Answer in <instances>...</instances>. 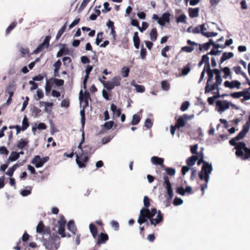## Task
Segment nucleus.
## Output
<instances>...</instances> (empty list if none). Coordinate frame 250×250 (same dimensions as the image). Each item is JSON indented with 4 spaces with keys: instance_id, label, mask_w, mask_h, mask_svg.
I'll return each mask as SVG.
<instances>
[{
    "instance_id": "f257e3e1",
    "label": "nucleus",
    "mask_w": 250,
    "mask_h": 250,
    "mask_svg": "<svg viewBox=\"0 0 250 250\" xmlns=\"http://www.w3.org/2000/svg\"><path fill=\"white\" fill-rule=\"evenodd\" d=\"M163 217L161 211H157L155 208H152L151 210L148 208H142L140 210L137 222L141 225L144 223L147 222V219H149L150 224L155 226L163 221Z\"/></svg>"
},
{
    "instance_id": "f03ea898",
    "label": "nucleus",
    "mask_w": 250,
    "mask_h": 250,
    "mask_svg": "<svg viewBox=\"0 0 250 250\" xmlns=\"http://www.w3.org/2000/svg\"><path fill=\"white\" fill-rule=\"evenodd\" d=\"M238 137V134L229 141L231 146H235L236 149L235 155L243 160L250 159V147H247L246 144L243 142L237 143V141L243 139L237 138Z\"/></svg>"
},
{
    "instance_id": "7ed1b4c3",
    "label": "nucleus",
    "mask_w": 250,
    "mask_h": 250,
    "mask_svg": "<svg viewBox=\"0 0 250 250\" xmlns=\"http://www.w3.org/2000/svg\"><path fill=\"white\" fill-rule=\"evenodd\" d=\"M50 237L43 240V245L47 250H57L60 247V238L57 235H50Z\"/></svg>"
},
{
    "instance_id": "20e7f679",
    "label": "nucleus",
    "mask_w": 250,
    "mask_h": 250,
    "mask_svg": "<svg viewBox=\"0 0 250 250\" xmlns=\"http://www.w3.org/2000/svg\"><path fill=\"white\" fill-rule=\"evenodd\" d=\"M151 163L156 166H159L162 170H164L165 172H175L174 168L172 167H167L164 165V159L158 156H153L151 158Z\"/></svg>"
},
{
    "instance_id": "39448f33",
    "label": "nucleus",
    "mask_w": 250,
    "mask_h": 250,
    "mask_svg": "<svg viewBox=\"0 0 250 250\" xmlns=\"http://www.w3.org/2000/svg\"><path fill=\"white\" fill-rule=\"evenodd\" d=\"M58 233L62 237L64 238L65 237H70V234L66 235L65 232V227L66 223L65 219L63 216L61 217L58 221Z\"/></svg>"
},
{
    "instance_id": "423d86ee",
    "label": "nucleus",
    "mask_w": 250,
    "mask_h": 250,
    "mask_svg": "<svg viewBox=\"0 0 250 250\" xmlns=\"http://www.w3.org/2000/svg\"><path fill=\"white\" fill-rule=\"evenodd\" d=\"M36 232L41 235H51V229L48 226H45L43 222L41 221L36 227Z\"/></svg>"
},
{
    "instance_id": "0eeeda50",
    "label": "nucleus",
    "mask_w": 250,
    "mask_h": 250,
    "mask_svg": "<svg viewBox=\"0 0 250 250\" xmlns=\"http://www.w3.org/2000/svg\"><path fill=\"white\" fill-rule=\"evenodd\" d=\"M210 173H199V177L201 180H204L205 183L201 184V189L202 191V195H204L205 190L207 188L208 183L209 180Z\"/></svg>"
},
{
    "instance_id": "6e6552de",
    "label": "nucleus",
    "mask_w": 250,
    "mask_h": 250,
    "mask_svg": "<svg viewBox=\"0 0 250 250\" xmlns=\"http://www.w3.org/2000/svg\"><path fill=\"white\" fill-rule=\"evenodd\" d=\"M76 154V162L80 167H85V163L87 162L88 160L87 156L86 154H83L79 153L80 155Z\"/></svg>"
},
{
    "instance_id": "1a4fd4ad",
    "label": "nucleus",
    "mask_w": 250,
    "mask_h": 250,
    "mask_svg": "<svg viewBox=\"0 0 250 250\" xmlns=\"http://www.w3.org/2000/svg\"><path fill=\"white\" fill-rule=\"evenodd\" d=\"M48 157H43L41 158L39 156H36L32 160V164L36 167H42L43 164L47 161Z\"/></svg>"
},
{
    "instance_id": "9d476101",
    "label": "nucleus",
    "mask_w": 250,
    "mask_h": 250,
    "mask_svg": "<svg viewBox=\"0 0 250 250\" xmlns=\"http://www.w3.org/2000/svg\"><path fill=\"white\" fill-rule=\"evenodd\" d=\"M250 127V115L248 117V120L245 125H243L242 130L238 134L239 138H243L246 134L249 132Z\"/></svg>"
},
{
    "instance_id": "9b49d317",
    "label": "nucleus",
    "mask_w": 250,
    "mask_h": 250,
    "mask_svg": "<svg viewBox=\"0 0 250 250\" xmlns=\"http://www.w3.org/2000/svg\"><path fill=\"white\" fill-rule=\"evenodd\" d=\"M187 43L189 45V46H184L181 48V50L187 53L191 52L194 50L195 48V46L197 47L198 46V43L191 41L190 40H188L187 42Z\"/></svg>"
},
{
    "instance_id": "f8f14e48",
    "label": "nucleus",
    "mask_w": 250,
    "mask_h": 250,
    "mask_svg": "<svg viewBox=\"0 0 250 250\" xmlns=\"http://www.w3.org/2000/svg\"><path fill=\"white\" fill-rule=\"evenodd\" d=\"M50 39V36H46L43 42L37 47L35 51V53H38L40 52H41L44 47L48 48L49 46V41Z\"/></svg>"
},
{
    "instance_id": "ddd939ff",
    "label": "nucleus",
    "mask_w": 250,
    "mask_h": 250,
    "mask_svg": "<svg viewBox=\"0 0 250 250\" xmlns=\"http://www.w3.org/2000/svg\"><path fill=\"white\" fill-rule=\"evenodd\" d=\"M170 14L169 12H166L162 15V17L159 19L158 21V23L160 25L164 26L166 23L170 21Z\"/></svg>"
},
{
    "instance_id": "4468645a",
    "label": "nucleus",
    "mask_w": 250,
    "mask_h": 250,
    "mask_svg": "<svg viewBox=\"0 0 250 250\" xmlns=\"http://www.w3.org/2000/svg\"><path fill=\"white\" fill-rule=\"evenodd\" d=\"M216 105L219 108L218 111L220 112H223L229 108V104L226 101H218L216 102Z\"/></svg>"
},
{
    "instance_id": "2eb2a0df",
    "label": "nucleus",
    "mask_w": 250,
    "mask_h": 250,
    "mask_svg": "<svg viewBox=\"0 0 250 250\" xmlns=\"http://www.w3.org/2000/svg\"><path fill=\"white\" fill-rule=\"evenodd\" d=\"M108 240V236L106 233H101L98 236L97 244H104Z\"/></svg>"
},
{
    "instance_id": "dca6fc26",
    "label": "nucleus",
    "mask_w": 250,
    "mask_h": 250,
    "mask_svg": "<svg viewBox=\"0 0 250 250\" xmlns=\"http://www.w3.org/2000/svg\"><path fill=\"white\" fill-rule=\"evenodd\" d=\"M40 106H42L43 104L45 105L44 111L47 113H50L52 111V108L53 106V103L42 102H40Z\"/></svg>"
},
{
    "instance_id": "f3484780",
    "label": "nucleus",
    "mask_w": 250,
    "mask_h": 250,
    "mask_svg": "<svg viewBox=\"0 0 250 250\" xmlns=\"http://www.w3.org/2000/svg\"><path fill=\"white\" fill-rule=\"evenodd\" d=\"M219 85L216 83H214L212 85H210V83H206V85L205 88V93H209L215 89H217L218 91Z\"/></svg>"
},
{
    "instance_id": "a211bd4d",
    "label": "nucleus",
    "mask_w": 250,
    "mask_h": 250,
    "mask_svg": "<svg viewBox=\"0 0 250 250\" xmlns=\"http://www.w3.org/2000/svg\"><path fill=\"white\" fill-rule=\"evenodd\" d=\"M67 229L73 234L76 235L77 233V228L73 221L70 220L67 223Z\"/></svg>"
},
{
    "instance_id": "6ab92c4d",
    "label": "nucleus",
    "mask_w": 250,
    "mask_h": 250,
    "mask_svg": "<svg viewBox=\"0 0 250 250\" xmlns=\"http://www.w3.org/2000/svg\"><path fill=\"white\" fill-rule=\"evenodd\" d=\"M94 150L93 149V147L90 145H86L83 147V150L82 153L81 154H86V155H90L94 152Z\"/></svg>"
},
{
    "instance_id": "aec40b11",
    "label": "nucleus",
    "mask_w": 250,
    "mask_h": 250,
    "mask_svg": "<svg viewBox=\"0 0 250 250\" xmlns=\"http://www.w3.org/2000/svg\"><path fill=\"white\" fill-rule=\"evenodd\" d=\"M79 99L80 102H82L83 101H88L89 99H90L89 93L88 91H85L83 95V92L81 90L80 92Z\"/></svg>"
},
{
    "instance_id": "412c9836",
    "label": "nucleus",
    "mask_w": 250,
    "mask_h": 250,
    "mask_svg": "<svg viewBox=\"0 0 250 250\" xmlns=\"http://www.w3.org/2000/svg\"><path fill=\"white\" fill-rule=\"evenodd\" d=\"M131 85L135 88L136 91L137 92L143 93L145 91L146 89L145 86L142 85H139L136 84L134 80H133L131 82Z\"/></svg>"
},
{
    "instance_id": "4be33fe9",
    "label": "nucleus",
    "mask_w": 250,
    "mask_h": 250,
    "mask_svg": "<svg viewBox=\"0 0 250 250\" xmlns=\"http://www.w3.org/2000/svg\"><path fill=\"white\" fill-rule=\"evenodd\" d=\"M199 8H189L188 9L189 16L190 18H196L199 16Z\"/></svg>"
},
{
    "instance_id": "5701e85b",
    "label": "nucleus",
    "mask_w": 250,
    "mask_h": 250,
    "mask_svg": "<svg viewBox=\"0 0 250 250\" xmlns=\"http://www.w3.org/2000/svg\"><path fill=\"white\" fill-rule=\"evenodd\" d=\"M198 159V158L196 155H192L191 157L188 158V159L186 160V163L188 166H193L197 160Z\"/></svg>"
},
{
    "instance_id": "b1692460",
    "label": "nucleus",
    "mask_w": 250,
    "mask_h": 250,
    "mask_svg": "<svg viewBox=\"0 0 250 250\" xmlns=\"http://www.w3.org/2000/svg\"><path fill=\"white\" fill-rule=\"evenodd\" d=\"M212 170V167L211 164L206 162H204L200 172H211Z\"/></svg>"
},
{
    "instance_id": "393cba45",
    "label": "nucleus",
    "mask_w": 250,
    "mask_h": 250,
    "mask_svg": "<svg viewBox=\"0 0 250 250\" xmlns=\"http://www.w3.org/2000/svg\"><path fill=\"white\" fill-rule=\"evenodd\" d=\"M101 83L103 84L104 87L108 91L111 90L114 88L111 81L106 82L104 80H101Z\"/></svg>"
},
{
    "instance_id": "a878e982",
    "label": "nucleus",
    "mask_w": 250,
    "mask_h": 250,
    "mask_svg": "<svg viewBox=\"0 0 250 250\" xmlns=\"http://www.w3.org/2000/svg\"><path fill=\"white\" fill-rule=\"evenodd\" d=\"M233 56L232 52H225L223 54L222 56L220 59V63H223L224 61L229 59Z\"/></svg>"
},
{
    "instance_id": "bb28decb",
    "label": "nucleus",
    "mask_w": 250,
    "mask_h": 250,
    "mask_svg": "<svg viewBox=\"0 0 250 250\" xmlns=\"http://www.w3.org/2000/svg\"><path fill=\"white\" fill-rule=\"evenodd\" d=\"M121 78L120 76H117L114 77L111 80V82L114 85V87L115 86H119L121 85Z\"/></svg>"
},
{
    "instance_id": "cd10ccee",
    "label": "nucleus",
    "mask_w": 250,
    "mask_h": 250,
    "mask_svg": "<svg viewBox=\"0 0 250 250\" xmlns=\"http://www.w3.org/2000/svg\"><path fill=\"white\" fill-rule=\"evenodd\" d=\"M23 154V152H21L20 153L16 152H12L8 159V160L10 161H15L17 160L20 157V154Z\"/></svg>"
},
{
    "instance_id": "c85d7f7f",
    "label": "nucleus",
    "mask_w": 250,
    "mask_h": 250,
    "mask_svg": "<svg viewBox=\"0 0 250 250\" xmlns=\"http://www.w3.org/2000/svg\"><path fill=\"white\" fill-rule=\"evenodd\" d=\"M28 143V141L27 139H21L19 141L17 146L22 149L27 145Z\"/></svg>"
},
{
    "instance_id": "c756f323",
    "label": "nucleus",
    "mask_w": 250,
    "mask_h": 250,
    "mask_svg": "<svg viewBox=\"0 0 250 250\" xmlns=\"http://www.w3.org/2000/svg\"><path fill=\"white\" fill-rule=\"evenodd\" d=\"M90 231L94 238H96L97 235L98 230L96 226L92 223L89 225Z\"/></svg>"
},
{
    "instance_id": "7c9ffc66",
    "label": "nucleus",
    "mask_w": 250,
    "mask_h": 250,
    "mask_svg": "<svg viewBox=\"0 0 250 250\" xmlns=\"http://www.w3.org/2000/svg\"><path fill=\"white\" fill-rule=\"evenodd\" d=\"M233 83H236V84L235 85V86H238L239 83L237 82V80H233V81H231V82H230L228 81H227L225 82L224 85L226 87H229L230 89H232V88H234V86H233Z\"/></svg>"
},
{
    "instance_id": "2f4dec72",
    "label": "nucleus",
    "mask_w": 250,
    "mask_h": 250,
    "mask_svg": "<svg viewBox=\"0 0 250 250\" xmlns=\"http://www.w3.org/2000/svg\"><path fill=\"white\" fill-rule=\"evenodd\" d=\"M111 110L115 114L117 117H119L121 115V110L120 108H117L116 105L114 104H111Z\"/></svg>"
},
{
    "instance_id": "473e14b6",
    "label": "nucleus",
    "mask_w": 250,
    "mask_h": 250,
    "mask_svg": "<svg viewBox=\"0 0 250 250\" xmlns=\"http://www.w3.org/2000/svg\"><path fill=\"white\" fill-rule=\"evenodd\" d=\"M149 35L150 37V40L152 42H155L157 40L158 36L156 28H152L150 32Z\"/></svg>"
},
{
    "instance_id": "72a5a7b5",
    "label": "nucleus",
    "mask_w": 250,
    "mask_h": 250,
    "mask_svg": "<svg viewBox=\"0 0 250 250\" xmlns=\"http://www.w3.org/2000/svg\"><path fill=\"white\" fill-rule=\"evenodd\" d=\"M191 62H188L183 67L181 72L183 75H187L190 72L191 69Z\"/></svg>"
},
{
    "instance_id": "f704fd0d",
    "label": "nucleus",
    "mask_w": 250,
    "mask_h": 250,
    "mask_svg": "<svg viewBox=\"0 0 250 250\" xmlns=\"http://www.w3.org/2000/svg\"><path fill=\"white\" fill-rule=\"evenodd\" d=\"M141 117L138 114H135L133 116L132 120L131 121V125H137L141 121Z\"/></svg>"
},
{
    "instance_id": "c9c22d12",
    "label": "nucleus",
    "mask_w": 250,
    "mask_h": 250,
    "mask_svg": "<svg viewBox=\"0 0 250 250\" xmlns=\"http://www.w3.org/2000/svg\"><path fill=\"white\" fill-rule=\"evenodd\" d=\"M50 81H52L53 83L58 86H62L64 84V82L62 79H58L57 78H51Z\"/></svg>"
},
{
    "instance_id": "e433bc0d",
    "label": "nucleus",
    "mask_w": 250,
    "mask_h": 250,
    "mask_svg": "<svg viewBox=\"0 0 250 250\" xmlns=\"http://www.w3.org/2000/svg\"><path fill=\"white\" fill-rule=\"evenodd\" d=\"M185 125L186 122L181 117L178 119L175 124L176 127H177L178 129L181 127L185 126Z\"/></svg>"
},
{
    "instance_id": "4c0bfd02",
    "label": "nucleus",
    "mask_w": 250,
    "mask_h": 250,
    "mask_svg": "<svg viewBox=\"0 0 250 250\" xmlns=\"http://www.w3.org/2000/svg\"><path fill=\"white\" fill-rule=\"evenodd\" d=\"M29 126V124L28 123V119L26 116H25L23 119L22 122V127L21 129L22 131L25 130Z\"/></svg>"
},
{
    "instance_id": "58836bf2",
    "label": "nucleus",
    "mask_w": 250,
    "mask_h": 250,
    "mask_svg": "<svg viewBox=\"0 0 250 250\" xmlns=\"http://www.w3.org/2000/svg\"><path fill=\"white\" fill-rule=\"evenodd\" d=\"M17 25V22L16 21L13 22L6 29L5 35L7 36L11 31L14 29Z\"/></svg>"
},
{
    "instance_id": "ea45409f",
    "label": "nucleus",
    "mask_w": 250,
    "mask_h": 250,
    "mask_svg": "<svg viewBox=\"0 0 250 250\" xmlns=\"http://www.w3.org/2000/svg\"><path fill=\"white\" fill-rule=\"evenodd\" d=\"M249 90L248 89H245L243 90V99L242 101H247L250 99V92H249Z\"/></svg>"
},
{
    "instance_id": "a19ab883",
    "label": "nucleus",
    "mask_w": 250,
    "mask_h": 250,
    "mask_svg": "<svg viewBox=\"0 0 250 250\" xmlns=\"http://www.w3.org/2000/svg\"><path fill=\"white\" fill-rule=\"evenodd\" d=\"M66 23H65L62 27V28L58 31L57 34L56 36V40H58L61 36L62 35V34L64 33V32L65 30L66 29Z\"/></svg>"
},
{
    "instance_id": "79ce46f5",
    "label": "nucleus",
    "mask_w": 250,
    "mask_h": 250,
    "mask_svg": "<svg viewBox=\"0 0 250 250\" xmlns=\"http://www.w3.org/2000/svg\"><path fill=\"white\" fill-rule=\"evenodd\" d=\"M68 53V49L67 48L64 47L60 49L57 54V57H60L64 54H67Z\"/></svg>"
},
{
    "instance_id": "37998d69",
    "label": "nucleus",
    "mask_w": 250,
    "mask_h": 250,
    "mask_svg": "<svg viewBox=\"0 0 250 250\" xmlns=\"http://www.w3.org/2000/svg\"><path fill=\"white\" fill-rule=\"evenodd\" d=\"M222 71L224 73L223 78L225 79H227L229 76H230L231 74L230 69L228 67H225L224 68H223Z\"/></svg>"
},
{
    "instance_id": "c03bdc74",
    "label": "nucleus",
    "mask_w": 250,
    "mask_h": 250,
    "mask_svg": "<svg viewBox=\"0 0 250 250\" xmlns=\"http://www.w3.org/2000/svg\"><path fill=\"white\" fill-rule=\"evenodd\" d=\"M243 91L240 92H235L233 93H231L230 94V96L233 98L238 99L243 96Z\"/></svg>"
},
{
    "instance_id": "a18cd8bd",
    "label": "nucleus",
    "mask_w": 250,
    "mask_h": 250,
    "mask_svg": "<svg viewBox=\"0 0 250 250\" xmlns=\"http://www.w3.org/2000/svg\"><path fill=\"white\" fill-rule=\"evenodd\" d=\"M161 86L163 90L167 91L169 89V84L166 81H163L161 82Z\"/></svg>"
},
{
    "instance_id": "49530a36",
    "label": "nucleus",
    "mask_w": 250,
    "mask_h": 250,
    "mask_svg": "<svg viewBox=\"0 0 250 250\" xmlns=\"http://www.w3.org/2000/svg\"><path fill=\"white\" fill-rule=\"evenodd\" d=\"M170 48L171 46L168 45H167L166 46H165L163 49H162L161 51V55L165 58H168V56L167 55L166 52L169 51Z\"/></svg>"
},
{
    "instance_id": "de8ad7c7",
    "label": "nucleus",
    "mask_w": 250,
    "mask_h": 250,
    "mask_svg": "<svg viewBox=\"0 0 250 250\" xmlns=\"http://www.w3.org/2000/svg\"><path fill=\"white\" fill-rule=\"evenodd\" d=\"M176 21L177 23L179 22H186V16L184 14H182L180 16H179L177 19Z\"/></svg>"
},
{
    "instance_id": "09e8293b",
    "label": "nucleus",
    "mask_w": 250,
    "mask_h": 250,
    "mask_svg": "<svg viewBox=\"0 0 250 250\" xmlns=\"http://www.w3.org/2000/svg\"><path fill=\"white\" fill-rule=\"evenodd\" d=\"M189 105V103L188 101L184 102L180 107V110L185 111L188 108Z\"/></svg>"
},
{
    "instance_id": "8fccbe9b",
    "label": "nucleus",
    "mask_w": 250,
    "mask_h": 250,
    "mask_svg": "<svg viewBox=\"0 0 250 250\" xmlns=\"http://www.w3.org/2000/svg\"><path fill=\"white\" fill-rule=\"evenodd\" d=\"M41 112V110L36 106H34L32 109V114L35 117L39 116Z\"/></svg>"
},
{
    "instance_id": "3c124183",
    "label": "nucleus",
    "mask_w": 250,
    "mask_h": 250,
    "mask_svg": "<svg viewBox=\"0 0 250 250\" xmlns=\"http://www.w3.org/2000/svg\"><path fill=\"white\" fill-rule=\"evenodd\" d=\"M198 45L199 46V49L200 51H202L203 50H208L210 47L209 43H207V42L203 43L202 44H198Z\"/></svg>"
},
{
    "instance_id": "603ef678",
    "label": "nucleus",
    "mask_w": 250,
    "mask_h": 250,
    "mask_svg": "<svg viewBox=\"0 0 250 250\" xmlns=\"http://www.w3.org/2000/svg\"><path fill=\"white\" fill-rule=\"evenodd\" d=\"M14 173H5L6 175L10 177L9 184L11 186H15L16 185L15 180L14 178H12Z\"/></svg>"
},
{
    "instance_id": "864d4df0",
    "label": "nucleus",
    "mask_w": 250,
    "mask_h": 250,
    "mask_svg": "<svg viewBox=\"0 0 250 250\" xmlns=\"http://www.w3.org/2000/svg\"><path fill=\"white\" fill-rule=\"evenodd\" d=\"M220 97V95H219V92H218L217 95L208 98V102L209 104L211 105L214 103V100L217 98Z\"/></svg>"
},
{
    "instance_id": "5fc2aeb1",
    "label": "nucleus",
    "mask_w": 250,
    "mask_h": 250,
    "mask_svg": "<svg viewBox=\"0 0 250 250\" xmlns=\"http://www.w3.org/2000/svg\"><path fill=\"white\" fill-rule=\"evenodd\" d=\"M122 72L123 77H127L129 74V68L127 67H124L122 69Z\"/></svg>"
},
{
    "instance_id": "6e6d98bb",
    "label": "nucleus",
    "mask_w": 250,
    "mask_h": 250,
    "mask_svg": "<svg viewBox=\"0 0 250 250\" xmlns=\"http://www.w3.org/2000/svg\"><path fill=\"white\" fill-rule=\"evenodd\" d=\"M46 76V74L44 73L42 74H39L33 78V80L34 81H41L43 79L44 76Z\"/></svg>"
},
{
    "instance_id": "4d7b16f0",
    "label": "nucleus",
    "mask_w": 250,
    "mask_h": 250,
    "mask_svg": "<svg viewBox=\"0 0 250 250\" xmlns=\"http://www.w3.org/2000/svg\"><path fill=\"white\" fill-rule=\"evenodd\" d=\"M208 80L207 82V83H211L213 81V71L208 72Z\"/></svg>"
},
{
    "instance_id": "13d9d810",
    "label": "nucleus",
    "mask_w": 250,
    "mask_h": 250,
    "mask_svg": "<svg viewBox=\"0 0 250 250\" xmlns=\"http://www.w3.org/2000/svg\"><path fill=\"white\" fill-rule=\"evenodd\" d=\"M114 125V122L112 121H110L109 122H106L104 124V127L107 130L111 129Z\"/></svg>"
},
{
    "instance_id": "bf43d9fd",
    "label": "nucleus",
    "mask_w": 250,
    "mask_h": 250,
    "mask_svg": "<svg viewBox=\"0 0 250 250\" xmlns=\"http://www.w3.org/2000/svg\"><path fill=\"white\" fill-rule=\"evenodd\" d=\"M111 227L114 228L115 230H118L119 229V224L118 222L115 220H112L110 222Z\"/></svg>"
},
{
    "instance_id": "052dcab7",
    "label": "nucleus",
    "mask_w": 250,
    "mask_h": 250,
    "mask_svg": "<svg viewBox=\"0 0 250 250\" xmlns=\"http://www.w3.org/2000/svg\"><path fill=\"white\" fill-rule=\"evenodd\" d=\"M13 86L12 85H9L8 87L6 88V92L7 93L10 97H13L14 95V89H13Z\"/></svg>"
},
{
    "instance_id": "680f3d73",
    "label": "nucleus",
    "mask_w": 250,
    "mask_h": 250,
    "mask_svg": "<svg viewBox=\"0 0 250 250\" xmlns=\"http://www.w3.org/2000/svg\"><path fill=\"white\" fill-rule=\"evenodd\" d=\"M52 88V85L51 83H50V81L47 80L45 90L46 92V94L47 95V93L50 92Z\"/></svg>"
},
{
    "instance_id": "e2e57ef3",
    "label": "nucleus",
    "mask_w": 250,
    "mask_h": 250,
    "mask_svg": "<svg viewBox=\"0 0 250 250\" xmlns=\"http://www.w3.org/2000/svg\"><path fill=\"white\" fill-rule=\"evenodd\" d=\"M90 1V0H83L81 5H80L79 8V11H82L87 5L88 3Z\"/></svg>"
},
{
    "instance_id": "0e129e2a",
    "label": "nucleus",
    "mask_w": 250,
    "mask_h": 250,
    "mask_svg": "<svg viewBox=\"0 0 250 250\" xmlns=\"http://www.w3.org/2000/svg\"><path fill=\"white\" fill-rule=\"evenodd\" d=\"M144 205L145 208H147L150 206V199L147 196H145L144 198Z\"/></svg>"
},
{
    "instance_id": "69168bd1",
    "label": "nucleus",
    "mask_w": 250,
    "mask_h": 250,
    "mask_svg": "<svg viewBox=\"0 0 250 250\" xmlns=\"http://www.w3.org/2000/svg\"><path fill=\"white\" fill-rule=\"evenodd\" d=\"M183 203V201L182 199L176 197L174 199L173 204L175 206H179L182 204Z\"/></svg>"
},
{
    "instance_id": "338daca9",
    "label": "nucleus",
    "mask_w": 250,
    "mask_h": 250,
    "mask_svg": "<svg viewBox=\"0 0 250 250\" xmlns=\"http://www.w3.org/2000/svg\"><path fill=\"white\" fill-rule=\"evenodd\" d=\"M167 190V193L169 196V198L171 199L173 197V190L171 187V186H167V187H166Z\"/></svg>"
},
{
    "instance_id": "774afa93",
    "label": "nucleus",
    "mask_w": 250,
    "mask_h": 250,
    "mask_svg": "<svg viewBox=\"0 0 250 250\" xmlns=\"http://www.w3.org/2000/svg\"><path fill=\"white\" fill-rule=\"evenodd\" d=\"M153 123L149 118H147L145 122V126L147 128H150L152 126Z\"/></svg>"
}]
</instances>
